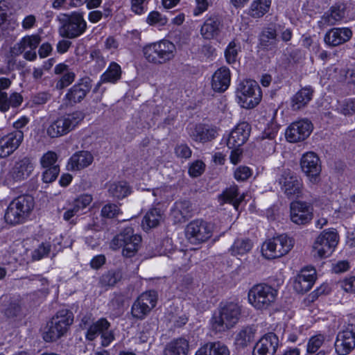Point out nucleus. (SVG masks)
<instances>
[{
    "label": "nucleus",
    "instance_id": "f257e3e1",
    "mask_svg": "<svg viewBox=\"0 0 355 355\" xmlns=\"http://www.w3.org/2000/svg\"><path fill=\"white\" fill-rule=\"evenodd\" d=\"M241 310V306L234 302L220 304L218 312L210 320L212 330L221 333L234 327L240 320Z\"/></svg>",
    "mask_w": 355,
    "mask_h": 355
},
{
    "label": "nucleus",
    "instance_id": "f03ea898",
    "mask_svg": "<svg viewBox=\"0 0 355 355\" xmlns=\"http://www.w3.org/2000/svg\"><path fill=\"white\" fill-rule=\"evenodd\" d=\"M73 314L67 309H62L46 324L43 332L46 342H54L63 336L73 324Z\"/></svg>",
    "mask_w": 355,
    "mask_h": 355
},
{
    "label": "nucleus",
    "instance_id": "7ed1b4c3",
    "mask_svg": "<svg viewBox=\"0 0 355 355\" xmlns=\"http://www.w3.org/2000/svg\"><path fill=\"white\" fill-rule=\"evenodd\" d=\"M146 60L154 64H163L172 60L176 53L175 45L167 40L146 45L143 48Z\"/></svg>",
    "mask_w": 355,
    "mask_h": 355
},
{
    "label": "nucleus",
    "instance_id": "20e7f679",
    "mask_svg": "<svg viewBox=\"0 0 355 355\" xmlns=\"http://www.w3.org/2000/svg\"><path fill=\"white\" fill-rule=\"evenodd\" d=\"M34 207V200L31 196L23 195L12 200L5 213L7 223L17 225L24 223Z\"/></svg>",
    "mask_w": 355,
    "mask_h": 355
},
{
    "label": "nucleus",
    "instance_id": "39448f33",
    "mask_svg": "<svg viewBox=\"0 0 355 355\" xmlns=\"http://www.w3.org/2000/svg\"><path fill=\"white\" fill-rule=\"evenodd\" d=\"M278 291L266 284L254 285L248 291V302L256 309L267 310L274 306Z\"/></svg>",
    "mask_w": 355,
    "mask_h": 355
},
{
    "label": "nucleus",
    "instance_id": "423d86ee",
    "mask_svg": "<svg viewBox=\"0 0 355 355\" xmlns=\"http://www.w3.org/2000/svg\"><path fill=\"white\" fill-rule=\"evenodd\" d=\"M236 95L239 104L245 109L254 108L259 105L262 98L259 85L251 79L243 80L239 83Z\"/></svg>",
    "mask_w": 355,
    "mask_h": 355
},
{
    "label": "nucleus",
    "instance_id": "0eeeda50",
    "mask_svg": "<svg viewBox=\"0 0 355 355\" xmlns=\"http://www.w3.org/2000/svg\"><path fill=\"white\" fill-rule=\"evenodd\" d=\"M141 242V236L135 234L132 227H127L112 239L110 247L113 250L123 248V256L130 258L138 251Z\"/></svg>",
    "mask_w": 355,
    "mask_h": 355
},
{
    "label": "nucleus",
    "instance_id": "6e6552de",
    "mask_svg": "<svg viewBox=\"0 0 355 355\" xmlns=\"http://www.w3.org/2000/svg\"><path fill=\"white\" fill-rule=\"evenodd\" d=\"M84 117V114L80 111L62 116L49 125L46 133L51 138L65 135L73 130Z\"/></svg>",
    "mask_w": 355,
    "mask_h": 355
},
{
    "label": "nucleus",
    "instance_id": "1a4fd4ad",
    "mask_svg": "<svg viewBox=\"0 0 355 355\" xmlns=\"http://www.w3.org/2000/svg\"><path fill=\"white\" fill-rule=\"evenodd\" d=\"M293 247V241L286 234H281L266 241L261 247L264 257L272 259L286 255Z\"/></svg>",
    "mask_w": 355,
    "mask_h": 355
},
{
    "label": "nucleus",
    "instance_id": "9d476101",
    "mask_svg": "<svg viewBox=\"0 0 355 355\" xmlns=\"http://www.w3.org/2000/svg\"><path fill=\"white\" fill-rule=\"evenodd\" d=\"M87 29V23L80 12H73L65 15L62 25L59 29L60 35L66 38L73 39L79 37Z\"/></svg>",
    "mask_w": 355,
    "mask_h": 355
},
{
    "label": "nucleus",
    "instance_id": "9b49d317",
    "mask_svg": "<svg viewBox=\"0 0 355 355\" xmlns=\"http://www.w3.org/2000/svg\"><path fill=\"white\" fill-rule=\"evenodd\" d=\"M213 226L201 219L191 221L186 227L185 234L192 244H200L207 241L212 236Z\"/></svg>",
    "mask_w": 355,
    "mask_h": 355
},
{
    "label": "nucleus",
    "instance_id": "f8f14e48",
    "mask_svg": "<svg viewBox=\"0 0 355 355\" xmlns=\"http://www.w3.org/2000/svg\"><path fill=\"white\" fill-rule=\"evenodd\" d=\"M278 182L282 191L288 198H297L302 196V180L291 170H284L278 178Z\"/></svg>",
    "mask_w": 355,
    "mask_h": 355
},
{
    "label": "nucleus",
    "instance_id": "ddd939ff",
    "mask_svg": "<svg viewBox=\"0 0 355 355\" xmlns=\"http://www.w3.org/2000/svg\"><path fill=\"white\" fill-rule=\"evenodd\" d=\"M157 295L155 291H149L141 294L132 305L131 314L137 320L144 319L155 306Z\"/></svg>",
    "mask_w": 355,
    "mask_h": 355
},
{
    "label": "nucleus",
    "instance_id": "4468645a",
    "mask_svg": "<svg viewBox=\"0 0 355 355\" xmlns=\"http://www.w3.org/2000/svg\"><path fill=\"white\" fill-rule=\"evenodd\" d=\"M334 348L338 355H348L355 349V324H348L338 333Z\"/></svg>",
    "mask_w": 355,
    "mask_h": 355
},
{
    "label": "nucleus",
    "instance_id": "2eb2a0df",
    "mask_svg": "<svg viewBox=\"0 0 355 355\" xmlns=\"http://www.w3.org/2000/svg\"><path fill=\"white\" fill-rule=\"evenodd\" d=\"M338 242V237L334 230L322 232L316 239L314 245V256L324 258L329 256Z\"/></svg>",
    "mask_w": 355,
    "mask_h": 355
},
{
    "label": "nucleus",
    "instance_id": "dca6fc26",
    "mask_svg": "<svg viewBox=\"0 0 355 355\" xmlns=\"http://www.w3.org/2000/svg\"><path fill=\"white\" fill-rule=\"evenodd\" d=\"M300 166L303 173L312 183L319 182L322 166L320 158L316 153L312 151L304 153L300 159Z\"/></svg>",
    "mask_w": 355,
    "mask_h": 355
},
{
    "label": "nucleus",
    "instance_id": "f3484780",
    "mask_svg": "<svg viewBox=\"0 0 355 355\" xmlns=\"http://www.w3.org/2000/svg\"><path fill=\"white\" fill-rule=\"evenodd\" d=\"M92 82L89 77H84L73 85L64 96L67 105L73 106L82 102L92 89Z\"/></svg>",
    "mask_w": 355,
    "mask_h": 355
},
{
    "label": "nucleus",
    "instance_id": "a211bd4d",
    "mask_svg": "<svg viewBox=\"0 0 355 355\" xmlns=\"http://www.w3.org/2000/svg\"><path fill=\"white\" fill-rule=\"evenodd\" d=\"M313 130L311 122L307 119L291 123L286 130L285 136L288 141L295 143L306 139Z\"/></svg>",
    "mask_w": 355,
    "mask_h": 355
},
{
    "label": "nucleus",
    "instance_id": "6ab92c4d",
    "mask_svg": "<svg viewBox=\"0 0 355 355\" xmlns=\"http://www.w3.org/2000/svg\"><path fill=\"white\" fill-rule=\"evenodd\" d=\"M290 209L291 220L297 225H306L313 218V209L306 202L294 201L291 203Z\"/></svg>",
    "mask_w": 355,
    "mask_h": 355
},
{
    "label": "nucleus",
    "instance_id": "aec40b11",
    "mask_svg": "<svg viewBox=\"0 0 355 355\" xmlns=\"http://www.w3.org/2000/svg\"><path fill=\"white\" fill-rule=\"evenodd\" d=\"M24 139L22 130H15L0 139V158H5L13 153Z\"/></svg>",
    "mask_w": 355,
    "mask_h": 355
},
{
    "label": "nucleus",
    "instance_id": "412c9836",
    "mask_svg": "<svg viewBox=\"0 0 355 355\" xmlns=\"http://www.w3.org/2000/svg\"><path fill=\"white\" fill-rule=\"evenodd\" d=\"M279 346V338L274 333L265 334L255 345L252 355H275Z\"/></svg>",
    "mask_w": 355,
    "mask_h": 355
},
{
    "label": "nucleus",
    "instance_id": "4be33fe9",
    "mask_svg": "<svg viewBox=\"0 0 355 355\" xmlns=\"http://www.w3.org/2000/svg\"><path fill=\"white\" fill-rule=\"evenodd\" d=\"M250 133V125L247 122L239 123L230 132L227 141L229 148H239L245 143Z\"/></svg>",
    "mask_w": 355,
    "mask_h": 355
},
{
    "label": "nucleus",
    "instance_id": "5701e85b",
    "mask_svg": "<svg viewBox=\"0 0 355 355\" xmlns=\"http://www.w3.org/2000/svg\"><path fill=\"white\" fill-rule=\"evenodd\" d=\"M352 36L349 28H333L325 34L324 40L328 46H336L349 41Z\"/></svg>",
    "mask_w": 355,
    "mask_h": 355
},
{
    "label": "nucleus",
    "instance_id": "b1692460",
    "mask_svg": "<svg viewBox=\"0 0 355 355\" xmlns=\"http://www.w3.org/2000/svg\"><path fill=\"white\" fill-rule=\"evenodd\" d=\"M192 206L187 200L175 202L171 209V216L175 223H182L192 216Z\"/></svg>",
    "mask_w": 355,
    "mask_h": 355
},
{
    "label": "nucleus",
    "instance_id": "393cba45",
    "mask_svg": "<svg viewBox=\"0 0 355 355\" xmlns=\"http://www.w3.org/2000/svg\"><path fill=\"white\" fill-rule=\"evenodd\" d=\"M222 28L223 23L220 17L216 15H212L205 21L200 33L205 39L211 40L219 36Z\"/></svg>",
    "mask_w": 355,
    "mask_h": 355
},
{
    "label": "nucleus",
    "instance_id": "a878e982",
    "mask_svg": "<svg viewBox=\"0 0 355 355\" xmlns=\"http://www.w3.org/2000/svg\"><path fill=\"white\" fill-rule=\"evenodd\" d=\"M315 280L314 269L303 270L295 279L293 288L297 293H306L313 286Z\"/></svg>",
    "mask_w": 355,
    "mask_h": 355
},
{
    "label": "nucleus",
    "instance_id": "bb28decb",
    "mask_svg": "<svg viewBox=\"0 0 355 355\" xmlns=\"http://www.w3.org/2000/svg\"><path fill=\"white\" fill-rule=\"evenodd\" d=\"M94 160L92 154L87 150L75 153L69 159L67 167L69 170L80 171L92 164Z\"/></svg>",
    "mask_w": 355,
    "mask_h": 355
},
{
    "label": "nucleus",
    "instance_id": "cd10ccee",
    "mask_svg": "<svg viewBox=\"0 0 355 355\" xmlns=\"http://www.w3.org/2000/svg\"><path fill=\"white\" fill-rule=\"evenodd\" d=\"M191 139L198 142L205 143L211 141L218 135L217 128L207 125L198 124L190 132Z\"/></svg>",
    "mask_w": 355,
    "mask_h": 355
},
{
    "label": "nucleus",
    "instance_id": "c85d7f7f",
    "mask_svg": "<svg viewBox=\"0 0 355 355\" xmlns=\"http://www.w3.org/2000/svg\"><path fill=\"white\" fill-rule=\"evenodd\" d=\"M230 71L225 67L217 69L212 76L211 87L215 92H223L230 84Z\"/></svg>",
    "mask_w": 355,
    "mask_h": 355
},
{
    "label": "nucleus",
    "instance_id": "c756f323",
    "mask_svg": "<svg viewBox=\"0 0 355 355\" xmlns=\"http://www.w3.org/2000/svg\"><path fill=\"white\" fill-rule=\"evenodd\" d=\"M33 168L31 160L25 157L15 163L10 171L11 177L15 182H21L31 175Z\"/></svg>",
    "mask_w": 355,
    "mask_h": 355
},
{
    "label": "nucleus",
    "instance_id": "7c9ffc66",
    "mask_svg": "<svg viewBox=\"0 0 355 355\" xmlns=\"http://www.w3.org/2000/svg\"><path fill=\"white\" fill-rule=\"evenodd\" d=\"M189 351V341L184 338H178L173 339L166 345L163 355H187Z\"/></svg>",
    "mask_w": 355,
    "mask_h": 355
},
{
    "label": "nucleus",
    "instance_id": "2f4dec72",
    "mask_svg": "<svg viewBox=\"0 0 355 355\" xmlns=\"http://www.w3.org/2000/svg\"><path fill=\"white\" fill-rule=\"evenodd\" d=\"M345 4L337 3L331 8L329 12L323 15L320 22L323 25L333 26L345 17Z\"/></svg>",
    "mask_w": 355,
    "mask_h": 355
},
{
    "label": "nucleus",
    "instance_id": "473e14b6",
    "mask_svg": "<svg viewBox=\"0 0 355 355\" xmlns=\"http://www.w3.org/2000/svg\"><path fill=\"white\" fill-rule=\"evenodd\" d=\"M23 102L22 96L17 92H13L10 96L6 92H0V112H6L10 107L17 108Z\"/></svg>",
    "mask_w": 355,
    "mask_h": 355
},
{
    "label": "nucleus",
    "instance_id": "72a5a7b5",
    "mask_svg": "<svg viewBox=\"0 0 355 355\" xmlns=\"http://www.w3.org/2000/svg\"><path fill=\"white\" fill-rule=\"evenodd\" d=\"M313 91L310 87L300 89L291 98V107L298 110L304 107L312 99Z\"/></svg>",
    "mask_w": 355,
    "mask_h": 355
},
{
    "label": "nucleus",
    "instance_id": "f704fd0d",
    "mask_svg": "<svg viewBox=\"0 0 355 355\" xmlns=\"http://www.w3.org/2000/svg\"><path fill=\"white\" fill-rule=\"evenodd\" d=\"M163 211L157 207L150 209L144 216L142 227L144 230H148L156 227L163 220Z\"/></svg>",
    "mask_w": 355,
    "mask_h": 355
},
{
    "label": "nucleus",
    "instance_id": "c9c22d12",
    "mask_svg": "<svg viewBox=\"0 0 355 355\" xmlns=\"http://www.w3.org/2000/svg\"><path fill=\"white\" fill-rule=\"evenodd\" d=\"M278 42L276 30L272 27L263 29L259 35V44L266 50H272L276 47Z\"/></svg>",
    "mask_w": 355,
    "mask_h": 355
},
{
    "label": "nucleus",
    "instance_id": "e433bc0d",
    "mask_svg": "<svg viewBox=\"0 0 355 355\" xmlns=\"http://www.w3.org/2000/svg\"><path fill=\"white\" fill-rule=\"evenodd\" d=\"M41 42L38 35H28L23 37L19 42L15 44L12 48L14 53L19 55L22 53L27 48L35 50Z\"/></svg>",
    "mask_w": 355,
    "mask_h": 355
},
{
    "label": "nucleus",
    "instance_id": "4c0bfd02",
    "mask_svg": "<svg viewBox=\"0 0 355 355\" xmlns=\"http://www.w3.org/2000/svg\"><path fill=\"white\" fill-rule=\"evenodd\" d=\"M107 191L110 196L117 199H122L128 196L130 193L131 190L126 182L120 181L109 184Z\"/></svg>",
    "mask_w": 355,
    "mask_h": 355
},
{
    "label": "nucleus",
    "instance_id": "58836bf2",
    "mask_svg": "<svg viewBox=\"0 0 355 355\" xmlns=\"http://www.w3.org/2000/svg\"><path fill=\"white\" fill-rule=\"evenodd\" d=\"M271 0H254L248 14L253 18H260L268 12Z\"/></svg>",
    "mask_w": 355,
    "mask_h": 355
},
{
    "label": "nucleus",
    "instance_id": "ea45409f",
    "mask_svg": "<svg viewBox=\"0 0 355 355\" xmlns=\"http://www.w3.org/2000/svg\"><path fill=\"white\" fill-rule=\"evenodd\" d=\"M253 246V243L249 239L239 238L236 239L233 245L230 248V252L232 255H243L249 252Z\"/></svg>",
    "mask_w": 355,
    "mask_h": 355
},
{
    "label": "nucleus",
    "instance_id": "a19ab883",
    "mask_svg": "<svg viewBox=\"0 0 355 355\" xmlns=\"http://www.w3.org/2000/svg\"><path fill=\"white\" fill-rule=\"evenodd\" d=\"M121 77V69L115 62L110 63L107 70L101 75L102 83H115Z\"/></svg>",
    "mask_w": 355,
    "mask_h": 355
},
{
    "label": "nucleus",
    "instance_id": "79ce46f5",
    "mask_svg": "<svg viewBox=\"0 0 355 355\" xmlns=\"http://www.w3.org/2000/svg\"><path fill=\"white\" fill-rule=\"evenodd\" d=\"M255 329L251 327H246L236 335L235 343L239 347L244 348L254 340Z\"/></svg>",
    "mask_w": 355,
    "mask_h": 355
},
{
    "label": "nucleus",
    "instance_id": "37998d69",
    "mask_svg": "<svg viewBox=\"0 0 355 355\" xmlns=\"http://www.w3.org/2000/svg\"><path fill=\"white\" fill-rule=\"evenodd\" d=\"M110 327V324L105 318H101L87 328L86 338L89 340H94L98 334H101L102 331L107 330Z\"/></svg>",
    "mask_w": 355,
    "mask_h": 355
},
{
    "label": "nucleus",
    "instance_id": "c03bdc74",
    "mask_svg": "<svg viewBox=\"0 0 355 355\" xmlns=\"http://www.w3.org/2000/svg\"><path fill=\"white\" fill-rule=\"evenodd\" d=\"M224 202L232 204L236 209H238L240 203L244 198L243 195H240L236 186H233L226 189L221 195Z\"/></svg>",
    "mask_w": 355,
    "mask_h": 355
},
{
    "label": "nucleus",
    "instance_id": "a18cd8bd",
    "mask_svg": "<svg viewBox=\"0 0 355 355\" xmlns=\"http://www.w3.org/2000/svg\"><path fill=\"white\" fill-rule=\"evenodd\" d=\"M121 277L120 271L110 270L101 277L100 283L103 286H113L121 279Z\"/></svg>",
    "mask_w": 355,
    "mask_h": 355
},
{
    "label": "nucleus",
    "instance_id": "49530a36",
    "mask_svg": "<svg viewBox=\"0 0 355 355\" xmlns=\"http://www.w3.org/2000/svg\"><path fill=\"white\" fill-rule=\"evenodd\" d=\"M239 49V44H236L235 41L229 43L225 51V56L227 63L233 64L236 62Z\"/></svg>",
    "mask_w": 355,
    "mask_h": 355
},
{
    "label": "nucleus",
    "instance_id": "de8ad7c7",
    "mask_svg": "<svg viewBox=\"0 0 355 355\" xmlns=\"http://www.w3.org/2000/svg\"><path fill=\"white\" fill-rule=\"evenodd\" d=\"M278 132V128L276 125H271L264 130L262 133L261 138L263 140L269 139L270 142L269 143V152L275 151V142L273 140L275 139Z\"/></svg>",
    "mask_w": 355,
    "mask_h": 355
},
{
    "label": "nucleus",
    "instance_id": "09e8293b",
    "mask_svg": "<svg viewBox=\"0 0 355 355\" xmlns=\"http://www.w3.org/2000/svg\"><path fill=\"white\" fill-rule=\"evenodd\" d=\"M125 298L122 294H116L109 303L110 309L116 314H120L123 311Z\"/></svg>",
    "mask_w": 355,
    "mask_h": 355
},
{
    "label": "nucleus",
    "instance_id": "8fccbe9b",
    "mask_svg": "<svg viewBox=\"0 0 355 355\" xmlns=\"http://www.w3.org/2000/svg\"><path fill=\"white\" fill-rule=\"evenodd\" d=\"M324 340V338L322 335L312 336L307 344V352L309 354L315 353L322 346Z\"/></svg>",
    "mask_w": 355,
    "mask_h": 355
},
{
    "label": "nucleus",
    "instance_id": "3c124183",
    "mask_svg": "<svg viewBox=\"0 0 355 355\" xmlns=\"http://www.w3.org/2000/svg\"><path fill=\"white\" fill-rule=\"evenodd\" d=\"M10 13L9 3L6 0L0 1V26L2 29H6V22Z\"/></svg>",
    "mask_w": 355,
    "mask_h": 355
},
{
    "label": "nucleus",
    "instance_id": "603ef678",
    "mask_svg": "<svg viewBox=\"0 0 355 355\" xmlns=\"http://www.w3.org/2000/svg\"><path fill=\"white\" fill-rule=\"evenodd\" d=\"M76 74L73 71L64 73L60 80L56 83L55 88L62 89L71 85L75 80Z\"/></svg>",
    "mask_w": 355,
    "mask_h": 355
},
{
    "label": "nucleus",
    "instance_id": "864d4df0",
    "mask_svg": "<svg viewBox=\"0 0 355 355\" xmlns=\"http://www.w3.org/2000/svg\"><path fill=\"white\" fill-rule=\"evenodd\" d=\"M58 159V155L55 152L48 151L42 155L40 159V163L43 168H49L51 166H59L55 164Z\"/></svg>",
    "mask_w": 355,
    "mask_h": 355
},
{
    "label": "nucleus",
    "instance_id": "5fc2aeb1",
    "mask_svg": "<svg viewBox=\"0 0 355 355\" xmlns=\"http://www.w3.org/2000/svg\"><path fill=\"white\" fill-rule=\"evenodd\" d=\"M44 168L45 170L42 173V180L44 182L51 183L55 180L60 173V167L51 166Z\"/></svg>",
    "mask_w": 355,
    "mask_h": 355
},
{
    "label": "nucleus",
    "instance_id": "6e6d98bb",
    "mask_svg": "<svg viewBox=\"0 0 355 355\" xmlns=\"http://www.w3.org/2000/svg\"><path fill=\"white\" fill-rule=\"evenodd\" d=\"M120 213V209L115 204H107L101 209V216L107 218H112Z\"/></svg>",
    "mask_w": 355,
    "mask_h": 355
},
{
    "label": "nucleus",
    "instance_id": "4d7b16f0",
    "mask_svg": "<svg viewBox=\"0 0 355 355\" xmlns=\"http://www.w3.org/2000/svg\"><path fill=\"white\" fill-rule=\"evenodd\" d=\"M51 250V245L46 243H41L37 249L33 252V259L35 260H40L47 256Z\"/></svg>",
    "mask_w": 355,
    "mask_h": 355
},
{
    "label": "nucleus",
    "instance_id": "13d9d810",
    "mask_svg": "<svg viewBox=\"0 0 355 355\" xmlns=\"http://www.w3.org/2000/svg\"><path fill=\"white\" fill-rule=\"evenodd\" d=\"M92 201V196L89 194L80 196L73 202V206L80 211L87 207Z\"/></svg>",
    "mask_w": 355,
    "mask_h": 355
},
{
    "label": "nucleus",
    "instance_id": "bf43d9fd",
    "mask_svg": "<svg viewBox=\"0 0 355 355\" xmlns=\"http://www.w3.org/2000/svg\"><path fill=\"white\" fill-rule=\"evenodd\" d=\"M147 22L150 25L158 24L159 26H163L166 24L167 19L166 17H163L159 12L153 11L148 15Z\"/></svg>",
    "mask_w": 355,
    "mask_h": 355
},
{
    "label": "nucleus",
    "instance_id": "052dcab7",
    "mask_svg": "<svg viewBox=\"0 0 355 355\" xmlns=\"http://www.w3.org/2000/svg\"><path fill=\"white\" fill-rule=\"evenodd\" d=\"M175 155L182 159H188L191 156L192 151L185 144H178L175 148Z\"/></svg>",
    "mask_w": 355,
    "mask_h": 355
},
{
    "label": "nucleus",
    "instance_id": "680f3d73",
    "mask_svg": "<svg viewBox=\"0 0 355 355\" xmlns=\"http://www.w3.org/2000/svg\"><path fill=\"white\" fill-rule=\"evenodd\" d=\"M252 175L251 170L248 166H241L234 171V178L238 181H245Z\"/></svg>",
    "mask_w": 355,
    "mask_h": 355
},
{
    "label": "nucleus",
    "instance_id": "e2e57ef3",
    "mask_svg": "<svg viewBox=\"0 0 355 355\" xmlns=\"http://www.w3.org/2000/svg\"><path fill=\"white\" fill-rule=\"evenodd\" d=\"M340 287L347 293H355V276H352L340 282Z\"/></svg>",
    "mask_w": 355,
    "mask_h": 355
},
{
    "label": "nucleus",
    "instance_id": "0e129e2a",
    "mask_svg": "<svg viewBox=\"0 0 355 355\" xmlns=\"http://www.w3.org/2000/svg\"><path fill=\"white\" fill-rule=\"evenodd\" d=\"M21 311V304L18 300L11 302L5 309V314L9 318L17 316Z\"/></svg>",
    "mask_w": 355,
    "mask_h": 355
},
{
    "label": "nucleus",
    "instance_id": "69168bd1",
    "mask_svg": "<svg viewBox=\"0 0 355 355\" xmlns=\"http://www.w3.org/2000/svg\"><path fill=\"white\" fill-rule=\"evenodd\" d=\"M212 355H230L227 346L220 342L211 343Z\"/></svg>",
    "mask_w": 355,
    "mask_h": 355
},
{
    "label": "nucleus",
    "instance_id": "338daca9",
    "mask_svg": "<svg viewBox=\"0 0 355 355\" xmlns=\"http://www.w3.org/2000/svg\"><path fill=\"white\" fill-rule=\"evenodd\" d=\"M205 164L202 161H196L193 162L189 169V173L192 177H198L204 171Z\"/></svg>",
    "mask_w": 355,
    "mask_h": 355
},
{
    "label": "nucleus",
    "instance_id": "774afa93",
    "mask_svg": "<svg viewBox=\"0 0 355 355\" xmlns=\"http://www.w3.org/2000/svg\"><path fill=\"white\" fill-rule=\"evenodd\" d=\"M51 96L48 92H40L32 97V102L35 105H43L50 100Z\"/></svg>",
    "mask_w": 355,
    "mask_h": 355
}]
</instances>
